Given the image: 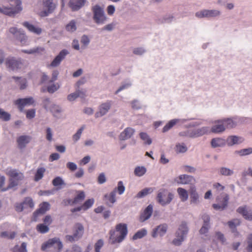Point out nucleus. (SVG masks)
I'll return each instance as SVG.
<instances>
[{"label": "nucleus", "mask_w": 252, "mask_h": 252, "mask_svg": "<svg viewBox=\"0 0 252 252\" xmlns=\"http://www.w3.org/2000/svg\"><path fill=\"white\" fill-rule=\"evenodd\" d=\"M128 233L127 225L120 223L116 225L115 229L109 231V242L114 245L122 243L126 238Z\"/></svg>", "instance_id": "obj_1"}, {"label": "nucleus", "mask_w": 252, "mask_h": 252, "mask_svg": "<svg viewBox=\"0 0 252 252\" xmlns=\"http://www.w3.org/2000/svg\"><path fill=\"white\" fill-rule=\"evenodd\" d=\"M91 10L93 12V19L96 24L103 25L107 22L108 18L103 7L96 4L92 6Z\"/></svg>", "instance_id": "obj_2"}, {"label": "nucleus", "mask_w": 252, "mask_h": 252, "mask_svg": "<svg viewBox=\"0 0 252 252\" xmlns=\"http://www.w3.org/2000/svg\"><path fill=\"white\" fill-rule=\"evenodd\" d=\"M189 230L187 223L182 221L175 233L176 237L172 240V244L177 246L181 245L186 238Z\"/></svg>", "instance_id": "obj_3"}, {"label": "nucleus", "mask_w": 252, "mask_h": 252, "mask_svg": "<svg viewBox=\"0 0 252 252\" xmlns=\"http://www.w3.org/2000/svg\"><path fill=\"white\" fill-rule=\"evenodd\" d=\"M7 174L10 176L9 185L7 188L2 189V191H6L16 187L24 178L22 173L15 169L8 170Z\"/></svg>", "instance_id": "obj_4"}, {"label": "nucleus", "mask_w": 252, "mask_h": 252, "mask_svg": "<svg viewBox=\"0 0 252 252\" xmlns=\"http://www.w3.org/2000/svg\"><path fill=\"white\" fill-rule=\"evenodd\" d=\"M63 246L62 243L60 239L55 237L43 243L41 249L43 251H54L55 252H60L62 249Z\"/></svg>", "instance_id": "obj_5"}, {"label": "nucleus", "mask_w": 252, "mask_h": 252, "mask_svg": "<svg viewBox=\"0 0 252 252\" xmlns=\"http://www.w3.org/2000/svg\"><path fill=\"white\" fill-rule=\"evenodd\" d=\"M174 195L165 189H161L158 191L157 199L162 206L169 204L172 200Z\"/></svg>", "instance_id": "obj_6"}, {"label": "nucleus", "mask_w": 252, "mask_h": 252, "mask_svg": "<svg viewBox=\"0 0 252 252\" xmlns=\"http://www.w3.org/2000/svg\"><path fill=\"white\" fill-rule=\"evenodd\" d=\"M5 65L9 70L17 71L23 65V60L21 58L8 57L5 60Z\"/></svg>", "instance_id": "obj_7"}, {"label": "nucleus", "mask_w": 252, "mask_h": 252, "mask_svg": "<svg viewBox=\"0 0 252 252\" xmlns=\"http://www.w3.org/2000/svg\"><path fill=\"white\" fill-rule=\"evenodd\" d=\"M224 125L226 128H233L235 127L238 125L246 123L248 119L244 117H234L230 118L222 119Z\"/></svg>", "instance_id": "obj_8"}, {"label": "nucleus", "mask_w": 252, "mask_h": 252, "mask_svg": "<svg viewBox=\"0 0 252 252\" xmlns=\"http://www.w3.org/2000/svg\"><path fill=\"white\" fill-rule=\"evenodd\" d=\"M42 5L44 10L39 14L41 17H46L54 11L56 8L57 2L55 0H43Z\"/></svg>", "instance_id": "obj_9"}, {"label": "nucleus", "mask_w": 252, "mask_h": 252, "mask_svg": "<svg viewBox=\"0 0 252 252\" xmlns=\"http://www.w3.org/2000/svg\"><path fill=\"white\" fill-rule=\"evenodd\" d=\"M15 3L16 5L14 7L0 6V13L8 16H12L19 13L22 9L21 1L20 0H15Z\"/></svg>", "instance_id": "obj_10"}, {"label": "nucleus", "mask_w": 252, "mask_h": 252, "mask_svg": "<svg viewBox=\"0 0 252 252\" xmlns=\"http://www.w3.org/2000/svg\"><path fill=\"white\" fill-rule=\"evenodd\" d=\"M221 12L217 9H203L195 13V16L198 18H211L219 17Z\"/></svg>", "instance_id": "obj_11"}, {"label": "nucleus", "mask_w": 252, "mask_h": 252, "mask_svg": "<svg viewBox=\"0 0 252 252\" xmlns=\"http://www.w3.org/2000/svg\"><path fill=\"white\" fill-rule=\"evenodd\" d=\"M194 118H188V119H174L169 121L162 129L163 132H166L170 129L176 124H179L180 125H183L185 123L194 120Z\"/></svg>", "instance_id": "obj_12"}, {"label": "nucleus", "mask_w": 252, "mask_h": 252, "mask_svg": "<svg viewBox=\"0 0 252 252\" xmlns=\"http://www.w3.org/2000/svg\"><path fill=\"white\" fill-rule=\"evenodd\" d=\"M113 102L111 100H107L101 103L98 107V111L95 114L96 118L102 117L107 113L110 109Z\"/></svg>", "instance_id": "obj_13"}, {"label": "nucleus", "mask_w": 252, "mask_h": 252, "mask_svg": "<svg viewBox=\"0 0 252 252\" xmlns=\"http://www.w3.org/2000/svg\"><path fill=\"white\" fill-rule=\"evenodd\" d=\"M34 103V100L32 97L19 98L14 101V104L17 106L20 111H22L25 106H30Z\"/></svg>", "instance_id": "obj_14"}, {"label": "nucleus", "mask_w": 252, "mask_h": 252, "mask_svg": "<svg viewBox=\"0 0 252 252\" xmlns=\"http://www.w3.org/2000/svg\"><path fill=\"white\" fill-rule=\"evenodd\" d=\"M225 130L222 119H219L213 122V126L210 128V133H221Z\"/></svg>", "instance_id": "obj_15"}, {"label": "nucleus", "mask_w": 252, "mask_h": 252, "mask_svg": "<svg viewBox=\"0 0 252 252\" xmlns=\"http://www.w3.org/2000/svg\"><path fill=\"white\" fill-rule=\"evenodd\" d=\"M228 199L229 196L227 194H222L221 198H217V200L220 203L213 204L214 208L216 210H223L227 206Z\"/></svg>", "instance_id": "obj_16"}, {"label": "nucleus", "mask_w": 252, "mask_h": 252, "mask_svg": "<svg viewBox=\"0 0 252 252\" xmlns=\"http://www.w3.org/2000/svg\"><path fill=\"white\" fill-rule=\"evenodd\" d=\"M245 140L244 137L237 135H229L226 139V144L228 146H233L235 145H240Z\"/></svg>", "instance_id": "obj_17"}, {"label": "nucleus", "mask_w": 252, "mask_h": 252, "mask_svg": "<svg viewBox=\"0 0 252 252\" xmlns=\"http://www.w3.org/2000/svg\"><path fill=\"white\" fill-rule=\"evenodd\" d=\"M87 2V0H70L68 6L72 11H78L83 7Z\"/></svg>", "instance_id": "obj_18"}, {"label": "nucleus", "mask_w": 252, "mask_h": 252, "mask_svg": "<svg viewBox=\"0 0 252 252\" xmlns=\"http://www.w3.org/2000/svg\"><path fill=\"white\" fill-rule=\"evenodd\" d=\"M69 53L68 51L66 49L62 50L59 55L56 57L49 66L56 67L58 66L65 58V57Z\"/></svg>", "instance_id": "obj_19"}, {"label": "nucleus", "mask_w": 252, "mask_h": 252, "mask_svg": "<svg viewBox=\"0 0 252 252\" xmlns=\"http://www.w3.org/2000/svg\"><path fill=\"white\" fill-rule=\"evenodd\" d=\"M167 226L166 224H162L158 226L153 230L152 236L154 238L157 237L158 235L163 236L166 232Z\"/></svg>", "instance_id": "obj_20"}, {"label": "nucleus", "mask_w": 252, "mask_h": 252, "mask_svg": "<svg viewBox=\"0 0 252 252\" xmlns=\"http://www.w3.org/2000/svg\"><path fill=\"white\" fill-rule=\"evenodd\" d=\"M116 189H113L109 193H106L104 196V200L106 204L110 207L116 202Z\"/></svg>", "instance_id": "obj_21"}, {"label": "nucleus", "mask_w": 252, "mask_h": 252, "mask_svg": "<svg viewBox=\"0 0 252 252\" xmlns=\"http://www.w3.org/2000/svg\"><path fill=\"white\" fill-rule=\"evenodd\" d=\"M194 180L192 176L183 174L181 175L175 179V181L178 184L186 185L189 184Z\"/></svg>", "instance_id": "obj_22"}, {"label": "nucleus", "mask_w": 252, "mask_h": 252, "mask_svg": "<svg viewBox=\"0 0 252 252\" xmlns=\"http://www.w3.org/2000/svg\"><path fill=\"white\" fill-rule=\"evenodd\" d=\"M134 132L135 129L134 128L130 127H126L120 133L119 139L123 141L129 139L133 136Z\"/></svg>", "instance_id": "obj_23"}, {"label": "nucleus", "mask_w": 252, "mask_h": 252, "mask_svg": "<svg viewBox=\"0 0 252 252\" xmlns=\"http://www.w3.org/2000/svg\"><path fill=\"white\" fill-rule=\"evenodd\" d=\"M31 140V137L29 135H21L17 139L18 148L20 149H24L27 145Z\"/></svg>", "instance_id": "obj_24"}, {"label": "nucleus", "mask_w": 252, "mask_h": 252, "mask_svg": "<svg viewBox=\"0 0 252 252\" xmlns=\"http://www.w3.org/2000/svg\"><path fill=\"white\" fill-rule=\"evenodd\" d=\"M153 212V206L150 204L145 209L143 212L141 214L140 217V221L144 222L150 219Z\"/></svg>", "instance_id": "obj_25"}, {"label": "nucleus", "mask_w": 252, "mask_h": 252, "mask_svg": "<svg viewBox=\"0 0 252 252\" xmlns=\"http://www.w3.org/2000/svg\"><path fill=\"white\" fill-rule=\"evenodd\" d=\"M194 134L195 138L202 136L205 134L210 133V127L209 126H202L196 129H194Z\"/></svg>", "instance_id": "obj_26"}, {"label": "nucleus", "mask_w": 252, "mask_h": 252, "mask_svg": "<svg viewBox=\"0 0 252 252\" xmlns=\"http://www.w3.org/2000/svg\"><path fill=\"white\" fill-rule=\"evenodd\" d=\"M190 202L194 204H197L199 203V196L196 191V188L192 186L190 188Z\"/></svg>", "instance_id": "obj_27"}, {"label": "nucleus", "mask_w": 252, "mask_h": 252, "mask_svg": "<svg viewBox=\"0 0 252 252\" xmlns=\"http://www.w3.org/2000/svg\"><path fill=\"white\" fill-rule=\"evenodd\" d=\"M23 25L26 27L30 32L39 35L42 32V29L39 27H35L28 22H25Z\"/></svg>", "instance_id": "obj_28"}, {"label": "nucleus", "mask_w": 252, "mask_h": 252, "mask_svg": "<svg viewBox=\"0 0 252 252\" xmlns=\"http://www.w3.org/2000/svg\"><path fill=\"white\" fill-rule=\"evenodd\" d=\"M211 145L214 148L224 147L226 145V140L220 137L214 138L211 140Z\"/></svg>", "instance_id": "obj_29"}, {"label": "nucleus", "mask_w": 252, "mask_h": 252, "mask_svg": "<svg viewBox=\"0 0 252 252\" xmlns=\"http://www.w3.org/2000/svg\"><path fill=\"white\" fill-rule=\"evenodd\" d=\"M219 175L225 176L230 177L232 176L234 174V171L233 169L225 166H222L219 168L218 170Z\"/></svg>", "instance_id": "obj_30"}, {"label": "nucleus", "mask_w": 252, "mask_h": 252, "mask_svg": "<svg viewBox=\"0 0 252 252\" xmlns=\"http://www.w3.org/2000/svg\"><path fill=\"white\" fill-rule=\"evenodd\" d=\"M75 230L74 231V237L77 240L82 237L84 233V228L82 224L81 223H77L75 226Z\"/></svg>", "instance_id": "obj_31"}, {"label": "nucleus", "mask_w": 252, "mask_h": 252, "mask_svg": "<svg viewBox=\"0 0 252 252\" xmlns=\"http://www.w3.org/2000/svg\"><path fill=\"white\" fill-rule=\"evenodd\" d=\"M237 212L242 214L244 217L249 220H252V213L248 211L245 207H240L237 209Z\"/></svg>", "instance_id": "obj_32"}, {"label": "nucleus", "mask_w": 252, "mask_h": 252, "mask_svg": "<svg viewBox=\"0 0 252 252\" xmlns=\"http://www.w3.org/2000/svg\"><path fill=\"white\" fill-rule=\"evenodd\" d=\"M177 192L182 202L187 201L189 197L188 191L184 189L179 188L177 189Z\"/></svg>", "instance_id": "obj_33"}, {"label": "nucleus", "mask_w": 252, "mask_h": 252, "mask_svg": "<svg viewBox=\"0 0 252 252\" xmlns=\"http://www.w3.org/2000/svg\"><path fill=\"white\" fill-rule=\"evenodd\" d=\"M50 207V204L47 202H44L39 206V208L35 213L37 214H43L46 211L49 210Z\"/></svg>", "instance_id": "obj_34"}, {"label": "nucleus", "mask_w": 252, "mask_h": 252, "mask_svg": "<svg viewBox=\"0 0 252 252\" xmlns=\"http://www.w3.org/2000/svg\"><path fill=\"white\" fill-rule=\"evenodd\" d=\"M235 154L240 157H244L250 155L252 154V148L249 147L248 148L242 149L235 151Z\"/></svg>", "instance_id": "obj_35"}, {"label": "nucleus", "mask_w": 252, "mask_h": 252, "mask_svg": "<svg viewBox=\"0 0 252 252\" xmlns=\"http://www.w3.org/2000/svg\"><path fill=\"white\" fill-rule=\"evenodd\" d=\"M132 85V83L130 80H126L122 83L121 85L118 89V90L115 92V94H118L120 92L123 90H126L130 88Z\"/></svg>", "instance_id": "obj_36"}, {"label": "nucleus", "mask_w": 252, "mask_h": 252, "mask_svg": "<svg viewBox=\"0 0 252 252\" xmlns=\"http://www.w3.org/2000/svg\"><path fill=\"white\" fill-rule=\"evenodd\" d=\"M22 204L24 210L32 209L34 207V203L32 198L30 197L26 198L22 202Z\"/></svg>", "instance_id": "obj_37"}, {"label": "nucleus", "mask_w": 252, "mask_h": 252, "mask_svg": "<svg viewBox=\"0 0 252 252\" xmlns=\"http://www.w3.org/2000/svg\"><path fill=\"white\" fill-rule=\"evenodd\" d=\"M153 189L152 188H146L140 191H139L136 195V197L138 198H143L147 195L151 193L153 191Z\"/></svg>", "instance_id": "obj_38"}, {"label": "nucleus", "mask_w": 252, "mask_h": 252, "mask_svg": "<svg viewBox=\"0 0 252 252\" xmlns=\"http://www.w3.org/2000/svg\"><path fill=\"white\" fill-rule=\"evenodd\" d=\"M147 171L145 167L143 166H136L134 170V175L137 177H141L143 176Z\"/></svg>", "instance_id": "obj_39"}, {"label": "nucleus", "mask_w": 252, "mask_h": 252, "mask_svg": "<svg viewBox=\"0 0 252 252\" xmlns=\"http://www.w3.org/2000/svg\"><path fill=\"white\" fill-rule=\"evenodd\" d=\"M12 78L16 80L17 83L20 86V89L23 90L27 87V81L26 79L15 76Z\"/></svg>", "instance_id": "obj_40"}, {"label": "nucleus", "mask_w": 252, "mask_h": 252, "mask_svg": "<svg viewBox=\"0 0 252 252\" xmlns=\"http://www.w3.org/2000/svg\"><path fill=\"white\" fill-rule=\"evenodd\" d=\"M44 50L43 48L37 47L29 50H22L21 51L23 53L28 54H34L35 53H40L43 51Z\"/></svg>", "instance_id": "obj_41"}, {"label": "nucleus", "mask_w": 252, "mask_h": 252, "mask_svg": "<svg viewBox=\"0 0 252 252\" xmlns=\"http://www.w3.org/2000/svg\"><path fill=\"white\" fill-rule=\"evenodd\" d=\"M66 30L70 32H75L76 29V22L74 20H71L65 26Z\"/></svg>", "instance_id": "obj_42"}, {"label": "nucleus", "mask_w": 252, "mask_h": 252, "mask_svg": "<svg viewBox=\"0 0 252 252\" xmlns=\"http://www.w3.org/2000/svg\"><path fill=\"white\" fill-rule=\"evenodd\" d=\"M15 38L19 41L22 45H26L28 44V38L25 33L23 32H21L18 36Z\"/></svg>", "instance_id": "obj_43"}, {"label": "nucleus", "mask_w": 252, "mask_h": 252, "mask_svg": "<svg viewBox=\"0 0 252 252\" xmlns=\"http://www.w3.org/2000/svg\"><path fill=\"white\" fill-rule=\"evenodd\" d=\"M45 172V168L40 167L37 169L34 176V181L37 182L42 178Z\"/></svg>", "instance_id": "obj_44"}, {"label": "nucleus", "mask_w": 252, "mask_h": 252, "mask_svg": "<svg viewBox=\"0 0 252 252\" xmlns=\"http://www.w3.org/2000/svg\"><path fill=\"white\" fill-rule=\"evenodd\" d=\"M85 128H86V126L82 125L80 127V128L77 130V132L73 135L72 139H73V140L75 142L78 141L80 139L81 136L82 135V133L83 132V131L84 130V129Z\"/></svg>", "instance_id": "obj_45"}, {"label": "nucleus", "mask_w": 252, "mask_h": 252, "mask_svg": "<svg viewBox=\"0 0 252 252\" xmlns=\"http://www.w3.org/2000/svg\"><path fill=\"white\" fill-rule=\"evenodd\" d=\"M140 138L143 141L144 144L147 145L151 144L152 140L148 134L146 132H141L139 134Z\"/></svg>", "instance_id": "obj_46"}, {"label": "nucleus", "mask_w": 252, "mask_h": 252, "mask_svg": "<svg viewBox=\"0 0 252 252\" xmlns=\"http://www.w3.org/2000/svg\"><path fill=\"white\" fill-rule=\"evenodd\" d=\"M10 119L11 115L3 109L0 108V119L3 121L7 122L9 121Z\"/></svg>", "instance_id": "obj_47"}, {"label": "nucleus", "mask_w": 252, "mask_h": 252, "mask_svg": "<svg viewBox=\"0 0 252 252\" xmlns=\"http://www.w3.org/2000/svg\"><path fill=\"white\" fill-rule=\"evenodd\" d=\"M147 234V230L145 229H141L138 231L132 237V239L135 240L141 239Z\"/></svg>", "instance_id": "obj_48"}, {"label": "nucleus", "mask_w": 252, "mask_h": 252, "mask_svg": "<svg viewBox=\"0 0 252 252\" xmlns=\"http://www.w3.org/2000/svg\"><path fill=\"white\" fill-rule=\"evenodd\" d=\"M187 147L184 143L177 144L175 147V151L177 153H184L187 151Z\"/></svg>", "instance_id": "obj_49"}, {"label": "nucleus", "mask_w": 252, "mask_h": 252, "mask_svg": "<svg viewBox=\"0 0 252 252\" xmlns=\"http://www.w3.org/2000/svg\"><path fill=\"white\" fill-rule=\"evenodd\" d=\"M85 197V193L83 191H79L78 194L73 200L72 203H78L82 201Z\"/></svg>", "instance_id": "obj_50"}, {"label": "nucleus", "mask_w": 252, "mask_h": 252, "mask_svg": "<svg viewBox=\"0 0 252 252\" xmlns=\"http://www.w3.org/2000/svg\"><path fill=\"white\" fill-rule=\"evenodd\" d=\"M179 135L183 137H187L189 138H195L193 129L186 130L181 131L179 133Z\"/></svg>", "instance_id": "obj_51"}, {"label": "nucleus", "mask_w": 252, "mask_h": 252, "mask_svg": "<svg viewBox=\"0 0 252 252\" xmlns=\"http://www.w3.org/2000/svg\"><path fill=\"white\" fill-rule=\"evenodd\" d=\"M49 110L56 116L62 112V108L60 106L55 104H52V107Z\"/></svg>", "instance_id": "obj_52"}, {"label": "nucleus", "mask_w": 252, "mask_h": 252, "mask_svg": "<svg viewBox=\"0 0 252 252\" xmlns=\"http://www.w3.org/2000/svg\"><path fill=\"white\" fill-rule=\"evenodd\" d=\"M36 229L37 231L42 234L46 233L49 230L48 226L42 223L38 224L36 226Z\"/></svg>", "instance_id": "obj_53"}, {"label": "nucleus", "mask_w": 252, "mask_h": 252, "mask_svg": "<svg viewBox=\"0 0 252 252\" xmlns=\"http://www.w3.org/2000/svg\"><path fill=\"white\" fill-rule=\"evenodd\" d=\"M125 189L126 188L123 182L122 181H120L118 182L117 187L114 189H116V192L118 191L120 195H122L124 193Z\"/></svg>", "instance_id": "obj_54"}, {"label": "nucleus", "mask_w": 252, "mask_h": 252, "mask_svg": "<svg viewBox=\"0 0 252 252\" xmlns=\"http://www.w3.org/2000/svg\"><path fill=\"white\" fill-rule=\"evenodd\" d=\"M60 88V85L58 84H53L47 87V90L50 94H53Z\"/></svg>", "instance_id": "obj_55"}, {"label": "nucleus", "mask_w": 252, "mask_h": 252, "mask_svg": "<svg viewBox=\"0 0 252 252\" xmlns=\"http://www.w3.org/2000/svg\"><path fill=\"white\" fill-rule=\"evenodd\" d=\"M42 104L44 108L46 110H50L52 107V104H54L49 98H44L43 99Z\"/></svg>", "instance_id": "obj_56"}, {"label": "nucleus", "mask_w": 252, "mask_h": 252, "mask_svg": "<svg viewBox=\"0 0 252 252\" xmlns=\"http://www.w3.org/2000/svg\"><path fill=\"white\" fill-rule=\"evenodd\" d=\"M52 184L55 187H58L64 185V182L60 177H56L52 181Z\"/></svg>", "instance_id": "obj_57"}, {"label": "nucleus", "mask_w": 252, "mask_h": 252, "mask_svg": "<svg viewBox=\"0 0 252 252\" xmlns=\"http://www.w3.org/2000/svg\"><path fill=\"white\" fill-rule=\"evenodd\" d=\"M104 245V241L102 239H99L94 244L95 252H101L100 250Z\"/></svg>", "instance_id": "obj_58"}, {"label": "nucleus", "mask_w": 252, "mask_h": 252, "mask_svg": "<svg viewBox=\"0 0 252 252\" xmlns=\"http://www.w3.org/2000/svg\"><path fill=\"white\" fill-rule=\"evenodd\" d=\"M240 224V221L238 219H234L228 222L229 227L232 229H234L236 227Z\"/></svg>", "instance_id": "obj_59"}, {"label": "nucleus", "mask_w": 252, "mask_h": 252, "mask_svg": "<svg viewBox=\"0 0 252 252\" xmlns=\"http://www.w3.org/2000/svg\"><path fill=\"white\" fill-rule=\"evenodd\" d=\"M53 133L52 129L48 127L46 129V139L47 141L51 142L53 140Z\"/></svg>", "instance_id": "obj_60"}, {"label": "nucleus", "mask_w": 252, "mask_h": 252, "mask_svg": "<svg viewBox=\"0 0 252 252\" xmlns=\"http://www.w3.org/2000/svg\"><path fill=\"white\" fill-rule=\"evenodd\" d=\"M16 233L14 232H6L4 231L1 233V236L8 239H12L15 237Z\"/></svg>", "instance_id": "obj_61"}, {"label": "nucleus", "mask_w": 252, "mask_h": 252, "mask_svg": "<svg viewBox=\"0 0 252 252\" xmlns=\"http://www.w3.org/2000/svg\"><path fill=\"white\" fill-rule=\"evenodd\" d=\"M94 203V199H89L86 200L82 207L83 208L84 210H87L89 208H90L92 206Z\"/></svg>", "instance_id": "obj_62"}, {"label": "nucleus", "mask_w": 252, "mask_h": 252, "mask_svg": "<svg viewBox=\"0 0 252 252\" xmlns=\"http://www.w3.org/2000/svg\"><path fill=\"white\" fill-rule=\"evenodd\" d=\"M146 52V50L143 47H137L133 50V53L135 55L141 56Z\"/></svg>", "instance_id": "obj_63"}, {"label": "nucleus", "mask_w": 252, "mask_h": 252, "mask_svg": "<svg viewBox=\"0 0 252 252\" xmlns=\"http://www.w3.org/2000/svg\"><path fill=\"white\" fill-rule=\"evenodd\" d=\"M90 40L89 37L86 35H83L81 38V43L84 46L87 47L90 43Z\"/></svg>", "instance_id": "obj_64"}]
</instances>
